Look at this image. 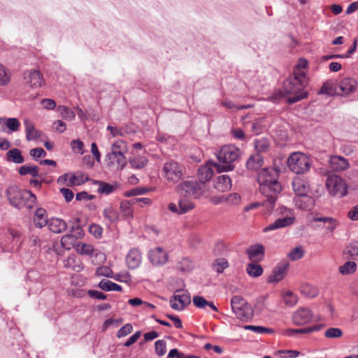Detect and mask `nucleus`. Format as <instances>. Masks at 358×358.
Segmentation results:
<instances>
[{
	"mask_svg": "<svg viewBox=\"0 0 358 358\" xmlns=\"http://www.w3.org/2000/svg\"><path fill=\"white\" fill-rule=\"evenodd\" d=\"M259 191L264 197L267 199L268 208L273 210L278 195L282 190L278 182V172L273 168L263 169L257 176Z\"/></svg>",
	"mask_w": 358,
	"mask_h": 358,
	"instance_id": "obj_1",
	"label": "nucleus"
},
{
	"mask_svg": "<svg viewBox=\"0 0 358 358\" xmlns=\"http://www.w3.org/2000/svg\"><path fill=\"white\" fill-rule=\"evenodd\" d=\"M296 76H292L285 80L283 92L290 95L287 102L289 104L294 103L307 97L308 92L305 88L308 85V78H305L301 73H296Z\"/></svg>",
	"mask_w": 358,
	"mask_h": 358,
	"instance_id": "obj_2",
	"label": "nucleus"
},
{
	"mask_svg": "<svg viewBox=\"0 0 358 358\" xmlns=\"http://www.w3.org/2000/svg\"><path fill=\"white\" fill-rule=\"evenodd\" d=\"M6 195L10 205L19 209L24 206L31 208L36 201L31 192L22 190L17 185L9 186L6 190Z\"/></svg>",
	"mask_w": 358,
	"mask_h": 358,
	"instance_id": "obj_3",
	"label": "nucleus"
},
{
	"mask_svg": "<svg viewBox=\"0 0 358 358\" xmlns=\"http://www.w3.org/2000/svg\"><path fill=\"white\" fill-rule=\"evenodd\" d=\"M241 155V150L233 145L223 146L217 154L218 163L215 166L218 172L229 171L234 169V162L237 161Z\"/></svg>",
	"mask_w": 358,
	"mask_h": 358,
	"instance_id": "obj_4",
	"label": "nucleus"
},
{
	"mask_svg": "<svg viewBox=\"0 0 358 358\" xmlns=\"http://www.w3.org/2000/svg\"><path fill=\"white\" fill-rule=\"evenodd\" d=\"M205 186L196 180H185L176 187V190L185 197L198 199L203 195Z\"/></svg>",
	"mask_w": 358,
	"mask_h": 358,
	"instance_id": "obj_5",
	"label": "nucleus"
},
{
	"mask_svg": "<svg viewBox=\"0 0 358 358\" xmlns=\"http://www.w3.org/2000/svg\"><path fill=\"white\" fill-rule=\"evenodd\" d=\"M231 306L234 313L238 319L249 321L252 318L253 310L242 296H233L231 299Z\"/></svg>",
	"mask_w": 358,
	"mask_h": 358,
	"instance_id": "obj_6",
	"label": "nucleus"
},
{
	"mask_svg": "<svg viewBox=\"0 0 358 358\" xmlns=\"http://www.w3.org/2000/svg\"><path fill=\"white\" fill-rule=\"evenodd\" d=\"M276 210L279 215L285 217L275 220L273 223H271L269 225L265 227L264 229V232L285 228L291 226L294 223L296 218L293 215L292 209L285 206H280Z\"/></svg>",
	"mask_w": 358,
	"mask_h": 358,
	"instance_id": "obj_7",
	"label": "nucleus"
},
{
	"mask_svg": "<svg viewBox=\"0 0 358 358\" xmlns=\"http://www.w3.org/2000/svg\"><path fill=\"white\" fill-rule=\"evenodd\" d=\"M287 164L290 170L296 174L303 173L310 167V159L299 152L292 153L287 159Z\"/></svg>",
	"mask_w": 358,
	"mask_h": 358,
	"instance_id": "obj_8",
	"label": "nucleus"
},
{
	"mask_svg": "<svg viewBox=\"0 0 358 358\" xmlns=\"http://www.w3.org/2000/svg\"><path fill=\"white\" fill-rule=\"evenodd\" d=\"M326 187L332 196L343 197L348 194V185L338 176L330 175L326 180Z\"/></svg>",
	"mask_w": 358,
	"mask_h": 358,
	"instance_id": "obj_9",
	"label": "nucleus"
},
{
	"mask_svg": "<svg viewBox=\"0 0 358 358\" xmlns=\"http://www.w3.org/2000/svg\"><path fill=\"white\" fill-rule=\"evenodd\" d=\"M162 176L169 182H178L183 176V167L174 160H169L164 164Z\"/></svg>",
	"mask_w": 358,
	"mask_h": 358,
	"instance_id": "obj_10",
	"label": "nucleus"
},
{
	"mask_svg": "<svg viewBox=\"0 0 358 358\" xmlns=\"http://www.w3.org/2000/svg\"><path fill=\"white\" fill-rule=\"evenodd\" d=\"M191 302L190 295L187 290H176L170 299L171 307L177 310H183Z\"/></svg>",
	"mask_w": 358,
	"mask_h": 358,
	"instance_id": "obj_11",
	"label": "nucleus"
},
{
	"mask_svg": "<svg viewBox=\"0 0 358 358\" xmlns=\"http://www.w3.org/2000/svg\"><path fill=\"white\" fill-rule=\"evenodd\" d=\"M289 267V262L287 259L279 262L273 269L272 273L268 278L270 283H277L282 280L287 275Z\"/></svg>",
	"mask_w": 358,
	"mask_h": 358,
	"instance_id": "obj_12",
	"label": "nucleus"
},
{
	"mask_svg": "<svg viewBox=\"0 0 358 358\" xmlns=\"http://www.w3.org/2000/svg\"><path fill=\"white\" fill-rule=\"evenodd\" d=\"M74 229H76L78 235L66 234L61 238V245L66 250H71L73 247H76L77 238L82 237L84 234L83 230L80 227L77 226L76 228L72 227L71 232Z\"/></svg>",
	"mask_w": 358,
	"mask_h": 358,
	"instance_id": "obj_13",
	"label": "nucleus"
},
{
	"mask_svg": "<svg viewBox=\"0 0 358 358\" xmlns=\"http://www.w3.org/2000/svg\"><path fill=\"white\" fill-rule=\"evenodd\" d=\"M24 79L32 88L39 87L43 83V78L38 70L31 69L24 72Z\"/></svg>",
	"mask_w": 358,
	"mask_h": 358,
	"instance_id": "obj_14",
	"label": "nucleus"
},
{
	"mask_svg": "<svg viewBox=\"0 0 358 358\" xmlns=\"http://www.w3.org/2000/svg\"><path fill=\"white\" fill-rule=\"evenodd\" d=\"M148 258L155 265H162L168 261L167 252L161 247H157L149 251Z\"/></svg>",
	"mask_w": 358,
	"mask_h": 358,
	"instance_id": "obj_15",
	"label": "nucleus"
},
{
	"mask_svg": "<svg viewBox=\"0 0 358 358\" xmlns=\"http://www.w3.org/2000/svg\"><path fill=\"white\" fill-rule=\"evenodd\" d=\"M313 319V314L308 308H300L292 315V322L296 325H304Z\"/></svg>",
	"mask_w": 358,
	"mask_h": 358,
	"instance_id": "obj_16",
	"label": "nucleus"
},
{
	"mask_svg": "<svg viewBox=\"0 0 358 358\" xmlns=\"http://www.w3.org/2000/svg\"><path fill=\"white\" fill-rule=\"evenodd\" d=\"M246 254L250 261L260 262L264 257L265 248L262 244H254L247 248Z\"/></svg>",
	"mask_w": 358,
	"mask_h": 358,
	"instance_id": "obj_17",
	"label": "nucleus"
},
{
	"mask_svg": "<svg viewBox=\"0 0 358 358\" xmlns=\"http://www.w3.org/2000/svg\"><path fill=\"white\" fill-rule=\"evenodd\" d=\"M294 201L297 208L306 211H310L313 209L315 204V199L307 194L295 196Z\"/></svg>",
	"mask_w": 358,
	"mask_h": 358,
	"instance_id": "obj_18",
	"label": "nucleus"
},
{
	"mask_svg": "<svg viewBox=\"0 0 358 358\" xmlns=\"http://www.w3.org/2000/svg\"><path fill=\"white\" fill-rule=\"evenodd\" d=\"M329 166L334 171H345L350 166V163L347 159L342 156L333 155L329 159Z\"/></svg>",
	"mask_w": 358,
	"mask_h": 358,
	"instance_id": "obj_19",
	"label": "nucleus"
},
{
	"mask_svg": "<svg viewBox=\"0 0 358 358\" xmlns=\"http://www.w3.org/2000/svg\"><path fill=\"white\" fill-rule=\"evenodd\" d=\"M142 261L141 253L137 248L131 249L126 256V263L129 268H138Z\"/></svg>",
	"mask_w": 358,
	"mask_h": 358,
	"instance_id": "obj_20",
	"label": "nucleus"
},
{
	"mask_svg": "<svg viewBox=\"0 0 358 358\" xmlns=\"http://www.w3.org/2000/svg\"><path fill=\"white\" fill-rule=\"evenodd\" d=\"M292 188L296 196L307 194L310 190V185L308 180L300 177H296L292 181Z\"/></svg>",
	"mask_w": 358,
	"mask_h": 358,
	"instance_id": "obj_21",
	"label": "nucleus"
},
{
	"mask_svg": "<svg viewBox=\"0 0 358 358\" xmlns=\"http://www.w3.org/2000/svg\"><path fill=\"white\" fill-rule=\"evenodd\" d=\"M231 179L226 174L217 176L214 181L215 189L221 192L231 189Z\"/></svg>",
	"mask_w": 358,
	"mask_h": 358,
	"instance_id": "obj_22",
	"label": "nucleus"
},
{
	"mask_svg": "<svg viewBox=\"0 0 358 358\" xmlns=\"http://www.w3.org/2000/svg\"><path fill=\"white\" fill-rule=\"evenodd\" d=\"M324 327V324H315L312 327L301 328V329H287L284 330V334L287 336H294L299 334H310L317 331Z\"/></svg>",
	"mask_w": 358,
	"mask_h": 358,
	"instance_id": "obj_23",
	"label": "nucleus"
},
{
	"mask_svg": "<svg viewBox=\"0 0 358 358\" xmlns=\"http://www.w3.org/2000/svg\"><path fill=\"white\" fill-rule=\"evenodd\" d=\"M24 124L27 141H35L41 137V132L35 128L33 122L30 120L25 119L24 120Z\"/></svg>",
	"mask_w": 358,
	"mask_h": 358,
	"instance_id": "obj_24",
	"label": "nucleus"
},
{
	"mask_svg": "<svg viewBox=\"0 0 358 358\" xmlns=\"http://www.w3.org/2000/svg\"><path fill=\"white\" fill-rule=\"evenodd\" d=\"M338 87L343 94L347 95L355 90L357 82L353 78H345L339 82Z\"/></svg>",
	"mask_w": 358,
	"mask_h": 358,
	"instance_id": "obj_25",
	"label": "nucleus"
},
{
	"mask_svg": "<svg viewBox=\"0 0 358 358\" xmlns=\"http://www.w3.org/2000/svg\"><path fill=\"white\" fill-rule=\"evenodd\" d=\"M64 266L66 268H71L76 272L81 271L84 266L79 258L76 255H70L68 258L64 260Z\"/></svg>",
	"mask_w": 358,
	"mask_h": 358,
	"instance_id": "obj_26",
	"label": "nucleus"
},
{
	"mask_svg": "<svg viewBox=\"0 0 358 358\" xmlns=\"http://www.w3.org/2000/svg\"><path fill=\"white\" fill-rule=\"evenodd\" d=\"M47 225L50 231L55 234L62 233L67 227L64 220L55 217L50 219Z\"/></svg>",
	"mask_w": 358,
	"mask_h": 358,
	"instance_id": "obj_27",
	"label": "nucleus"
},
{
	"mask_svg": "<svg viewBox=\"0 0 358 358\" xmlns=\"http://www.w3.org/2000/svg\"><path fill=\"white\" fill-rule=\"evenodd\" d=\"M107 157L112 165H117L122 169L127 164V159L124 153L113 152L108 154Z\"/></svg>",
	"mask_w": 358,
	"mask_h": 358,
	"instance_id": "obj_28",
	"label": "nucleus"
},
{
	"mask_svg": "<svg viewBox=\"0 0 358 358\" xmlns=\"http://www.w3.org/2000/svg\"><path fill=\"white\" fill-rule=\"evenodd\" d=\"M34 223L36 227L42 228L48 223L46 210L42 208H37L34 217Z\"/></svg>",
	"mask_w": 358,
	"mask_h": 358,
	"instance_id": "obj_29",
	"label": "nucleus"
},
{
	"mask_svg": "<svg viewBox=\"0 0 358 358\" xmlns=\"http://www.w3.org/2000/svg\"><path fill=\"white\" fill-rule=\"evenodd\" d=\"M213 174V171L209 166L206 165L201 166L197 171L199 182L202 185H205V183L212 178Z\"/></svg>",
	"mask_w": 358,
	"mask_h": 358,
	"instance_id": "obj_30",
	"label": "nucleus"
},
{
	"mask_svg": "<svg viewBox=\"0 0 358 358\" xmlns=\"http://www.w3.org/2000/svg\"><path fill=\"white\" fill-rule=\"evenodd\" d=\"M193 303L194 305L198 308L201 309H206L207 307H209L213 310L217 312L218 310L215 304L212 301H207L204 297L201 296H194L193 297Z\"/></svg>",
	"mask_w": 358,
	"mask_h": 358,
	"instance_id": "obj_31",
	"label": "nucleus"
},
{
	"mask_svg": "<svg viewBox=\"0 0 358 358\" xmlns=\"http://www.w3.org/2000/svg\"><path fill=\"white\" fill-rule=\"evenodd\" d=\"M264 163V158L261 155L256 154L250 156L246 163V167L249 170H257L259 169Z\"/></svg>",
	"mask_w": 358,
	"mask_h": 358,
	"instance_id": "obj_32",
	"label": "nucleus"
},
{
	"mask_svg": "<svg viewBox=\"0 0 358 358\" xmlns=\"http://www.w3.org/2000/svg\"><path fill=\"white\" fill-rule=\"evenodd\" d=\"M103 215L110 224L115 223L119 220V213L111 206L105 208L103 210Z\"/></svg>",
	"mask_w": 358,
	"mask_h": 358,
	"instance_id": "obj_33",
	"label": "nucleus"
},
{
	"mask_svg": "<svg viewBox=\"0 0 358 358\" xmlns=\"http://www.w3.org/2000/svg\"><path fill=\"white\" fill-rule=\"evenodd\" d=\"M254 147L257 152V154L260 155L261 153L266 152L270 148V141L266 138L255 139L254 141Z\"/></svg>",
	"mask_w": 358,
	"mask_h": 358,
	"instance_id": "obj_34",
	"label": "nucleus"
},
{
	"mask_svg": "<svg viewBox=\"0 0 358 358\" xmlns=\"http://www.w3.org/2000/svg\"><path fill=\"white\" fill-rule=\"evenodd\" d=\"M99 287L105 292H121L122 290V287L120 285L107 279L101 280L99 283Z\"/></svg>",
	"mask_w": 358,
	"mask_h": 358,
	"instance_id": "obj_35",
	"label": "nucleus"
},
{
	"mask_svg": "<svg viewBox=\"0 0 358 358\" xmlns=\"http://www.w3.org/2000/svg\"><path fill=\"white\" fill-rule=\"evenodd\" d=\"M8 157V160L15 163V164H22L24 162V158L21 154V151L17 148H13L6 154Z\"/></svg>",
	"mask_w": 358,
	"mask_h": 358,
	"instance_id": "obj_36",
	"label": "nucleus"
},
{
	"mask_svg": "<svg viewBox=\"0 0 358 358\" xmlns=\"http://www.w3.org/2000/svg\"><path fill=\"white\" fill-rule=\"evenodd\" d=\"M64 180L67 182V185L70 187L78 186L85 182L82 178H79L74 174H64L59 178V180Z\"/></svg>",
	"mask_w": 358,
	"mask_h": 358,
	"instance_id": "obj_37",
	"label": "nucleus"
},
{
	"mask_svg": "<svg viewBox=\"0 0 358 358\" xmlns=\"http://www.w3.org/2000/svg\"><path fill=\"white\" fill-rule=\"evenodd\" d=\"M94 184L99 185L98 193L108 195L111 194L116 189V186L113 185H110L106 182L95 180Z\"/></svg>",
	"mask_w": 358,
	"mask_h": 358,
	"instance_id": "obj_38",
	"label": "nucleus"
},
{
	"mask_svg": "<svg viewBox=\"0 0 358 358\" xmlns=\"http://www.w3.org/2000/svg\"><path fill=\"white\" fill-rule=\"evenodd\" d=\"M19 173L22 176L31 175L32 177H38V167L37 166L24 165L20 167Z\"/></svg>",
	"mask_w": 358,
	"mask_h": 358,
	"instance_id": "obj_39",
	"label": "nucleus"
},
{
	"mask_svg": "<svg viewBox=\"0 0 358 358\" xmlns=\"http://www.w3.org/2000/svg\"><path fill=\"white\" fill-rule=\"evenodd\" d=\"M179 214H185L194 208L195 205L193 202L187 199H180L178 202Z\"/></svg>",
	"mask_w": 358,
	"mask_h": 358,
	"instance_id": "obj_40",
	"label": "nucleus"
},
{
	"mask_svg": "<svg viewBox=\"0 0 358 358\" xmlns=\"http://www.w3.org/2000/svg\"><path fill=\"white\" fill-rule=\"evenodd\" d=\"M57 111L60 113L61 117L66 120L71 121L76 117L75 113L66 106H59Z\"/></svg>",
	"mask_w": 358,
	"mask_h": 358,
	"instance_id": "obj_41",
	"label": "nucleus"
},
{
	"mask_svg": "<svg viewBox=\"0 0 358 358\" xmlns=\"http://www.w3.org/2000/svg\"><path fill=\"white\" fill-rule=\"evenodd\" d=\"M246 271L250 276L255 278L260 276L263 273V268L261 265L254 263L249 264Z\"/></svg>",
	"mask_w": 358,
	"mask_h": 358,
	"instance_id": "obj_42",
	"label": "nucleus"
},
{
	"mask_svg": "<svg viewBox=\"0 0 358 358\" xmlns=\"http://www.w3.org/2000/svg\"><path fill=\"white\" fill-rule=\"evenodd\" d=\"M357 268V264L354 262L348 261L343 266L339 267V272L342 275H349L353 273Z\"/></svg>",
	"mask_w": 358,
	"mask_h": 358,
	"instance_id": "obj_43",
	"label": "nucleus"
},
{
	"mask_svg": "<svg viewBox=\"0 0 358 358\" xmlns=\"http://www.w3.org/2000/svg\"><path fill=\"white\" fill-rule=\"evenodd\" d=\"M76 249L77 252L80 255H91L94 252L93 246L84 243H77Z\"/></svg>",
	"mask_w": 358,
	"mask_h": 358,
	"instance_id": "obj_44",
	"label": "nucleus"
},
{
	"mask_svg": "<svg viewBox=\"0 0 358 358\" xmlns=\"http://www.w3.org/2000/svg\"><path fill=\"white\" fill-rule=\"evenodd\" d=\"M131 166L136 169H141L145 167L148 164V159L145 157H136L129 161Z\"/></svg>",
	"mask_w": 358,
	"mask_h": 358,
	"instance_id": "obj_45",
	"label": "nucleus"
},
{
	"mask_svg": "<svg viewBox=\"0 0 358 358\" xmlns=\"http://www.w3.org/2000/svg\"><path fill=\"white\" fill-rule=\"evenodd\" d=\"M5 126L11 131H17L19 130L20 127V123L19 120L15 117H5Z\"/></svg>",
	"mask_w": 358,
	"mask_h": 358,
	"instance_id": "obj_46",
	"label": "nucleus"
},
{
	"mask_svg": "<svg viewBox=\"0 0 358 358\" xmlns=\"http://www.w3.org/2000/svg\"><path fill=\"white\" fill-rule=\"evenodd\" d=\"M305 254L301 246H297L292 250L287 255V257L292 261H296L301 259Z\"/></svg>",
	"mask_w": 358,
	"mask_h": 358,
	"instance_id": "obj_47",
	"label": "nucleus"
},
{
	"mask_svg": "<svg viewBox=\"0 0 358 358\" xmlns=\"http://www.w3.org/2000/svg\"><path fill=\"white\" fill-rule=\"evenodd\" d=\"M308 66V62L305 59H300L297 65L295 66L293 72V76H296V73H301L305 78L307 77L306 69Z\"/></svg>",
	"mask_w": 358,
	"mask_h": 358,
	"instance_id": "obj_48",
	"label": "nucleus"
},
{
	"mask_svg": "<svg viewBox=\"0 0 358 358\" xmlns=\"http://www.w3.org/2000/svg\"><path fill=\"white\" fill-rule=\"evenodd\" d=\"M222 104V106H224V107H226L229 109L236 110H243V109H248V108H252V106H253L252 105H250V104L236 105L234 103H233L232 101H229V100L223 101Z\"/></svg>",
	"mask_w": 358,
	"mask_h": 358,
	"instance_id": "obj_49",
	"label": "nucleus"
},
{
	"mask_svg": "<svg viewBox=\"0 0 358 358\" xmlns=\"http://www.w3.org/2000/svg\"><path fill=\"white\" fill-rule=\"evenodd\" d=\"M343 336V331L337 327H331L324 332V336L328 338H338Z\"/></svg>",
	"mask_w": 358,
	"mask_h": 358,
	"instance_id": "obj_50",
	"label": "nucleus"
},
{
	"mask_svg": "<svg viewBox=\"0 0 358 358\" xmlns=\"http://www.w3.org/2000/svg\"><path fill=\"white\" fill-rule=\"evenodd\" d=\"M214 269L218 273H221L229 267L228 262L224 258H218L214 264Z\"/></svg>",
	"mask_w": 358,
	"mask_h": 358,
	"instance_id": "obj_51",
	"label": "nucleus"
},
{
	"mask_svg": "<svg viewBox=\"0 0 358 358\" xmlns=\"http://www.w3.org/2000/svg\"><path fill=\"white\" fill-rule=\"evenodd\" d=\"M244 329L246 330H251L257 334H270L273 331L271 329L266 328L262 326H254V325H246L244 327Z\"/></svg>",
	"mask_w": 358,
	"mask_h": 358,
	"instance_id": "obj_52",
	"label": "nucleus"
},
{
	"mask_svg": "<svg viewBox=\"0 0 358 358\" xmlns=\"http://www.w3.org/2000/svg\"><path fill=\"white\" fill-rule=\"evenodd\" d=\"M297 296L291 292H287L283 295V301L288 306H294L297 303Z\"/></svg>",
	"mask_w": 358,
	"mask_h": 358,
	"instance_id": "obj_53",
	"label": "nucleus"
},
{
	"mask_svg": "<svg viewBox=\"0 0 358 358\" xmlns=\"http://www.w3.org/2000/svg\"><path fill=\"white\" fill-rule=\"evenodd\" d=\"M241 198L238 193H232L225 196V202L230 206H237L241 203Z\"/></svg>",
	"mask_w": 358,
	"mask_h": 358,
	"instance_id": "obj_54",
	"label": "nucleus"
},
{
	"mask_svg": "<svg viewBox=\"0 0 358 358\" xmlns=\"http://www.w3.org/2000/svg\"><path fill=\"white\" fill-rule=\"evenodd\" d=\"M122 152V153H125L127 152V145L126 143L122 141V140H118L117 141H115L113 145H112V147H111V152Z\"/></svg>",
	"mask_w": 358,
	"mask_h": 358,
	"instance_id": "obj_55",
	"label": "nucleus"
},
{
	"mask_svg": "<svg viewBox=\"0 0 358 358\" xmlns=\"http://www.w3.org/2000/svg\"><path fill=\"white\" fill-rule=\"evenodd\" d=\"M10 80V77L6 68L0 64V86L6 85Z\"/></svg>",
	"mask_w": 358,
	"mask_h": 358,
	"instance_id": "obj_56",
	"label": "nucleus"
},
{
	"mask_svg": "<svg viewBox=\"0 0 358 358\" xmlns=\"http://www.w3.org/2000/svg\"><path fill=\"white\" fill-rule=\"evenodd\" d=\"M156 354L162 357L166 352V343L164 340H158L155 344Z\"/></svg>",
	"mask_w": 358,
	"mask_h": 358,
	"instance_id": "obj_57",
	"label": "nucleus"
},
{
	"mask_svg": "<svg viewBox=\"0 0 358 358\" xmlns=\"http://www.w3.org/2000/svg\"><path fill=\"white\" fill-rule=\"evenodd\" d=\"M266 202H267V199L264 197V201L262 202H254V203H252L245 206L244 208H243V210L245 212H248V211H249V210H250L252 209L256 208H257V207H259L260 206H263L266 209L267 213L268 214H270V213H271L273 210H268V203L264 204V203H266Z\"/></svg>",
	"mask_w": 358,
	"mask_h": 358,
	"instance_id": "obj_58",
	"label": "nucleus"
},
{
	"mask_svg": "<svg viewBox=\"0 0 358 358\" xmlns=\"http://www.w3.org/2000/svg\"><path fill=\"white\" fill-rule=\"evenodd\" d=\"M96 274L99 276H104L107 278H113V271L110 267L103 266L97 268Z\"/></svg>",
	"mask_w": 358,
	"mask_h": 358,
	"instance_id": "obj_59",
	"label": "nucleus"
},
{
	"mask_svg": "<svg viewBox=\"0 0 358 358\" xmlns=\"http://www.w3.org/2000/svg\"><path fill=\"white\" fill-rule=\"evenodd\" d=\"M113 278L122 282H129L131 280V275L127 271L118 273L115 274V275H113Z\"/></svg>",
	"mask_w": 358,
	"mask_h": 358,
	"instance_id": "obj_60",
	"label": "nucleus"
},
{
	"mask_svg": "<svg viewBox=\"0 0 358 358\" xmlns=\"http://www.w3.org/2000/svg\"><path fill=\"white\" fill-rule=\"evenodd\" d=\"M133 331V327L131 324H126L122 327L117 332V337L121 338L127 336Z\"/></svg>",
	"mask_w": 358,
	"mask_h": 358,
	"instance_id": "obj_61",
	"label": "nucleus"
},
{
	"mask_svg": "<svg viewBox=\"0 0 358 358\" xmlns=\"http://www.w3.org/2000/svg\"><path fill=\"white\" fill-rule=\"evenodd\" d=\"M89 231L91 234H92L95 238H101L103 232L102 227L96 224H92L89 227Z\"/></svg>",
	"mask_w": 358,
	"mask_h": 358,
	"instance_id": "obj_62",
	"label": "nucleus"
},
{
	"mask_svg": "<svg viewBox=\"0 0 358 358\" xmlns=\"http://www.w3.org/2000/svg\"><path fill=\"white\" fill-rule=\"evenodd\" d=\"M29 153L30 155L36 160L39 157H44L46 156V152L42 148L31 149Z\"/></svg>",
	"mask_w": 358,
	"mask_h": 358,
	"instance_id": "obj_63",
	"label": "nucleus"
},
{
	"mask_svg": "<svg viewBox=\"0 0 358 358\" xmlns=\"http://www.w3.org/2000/svg\"><path fill=\"white\" fill-rule=\"evenodd\" d=\"M348 254L353 258L355 256H358V241L352 242L348 246Z\"/></svg>",
	"mask_w": 358,
	"mask_h": 358,
	"instance_id": "obj_64",
	"label": "nucleus"
}]
</instances>
